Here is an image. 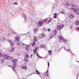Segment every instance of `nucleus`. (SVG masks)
Instances as JSON below:
<instances>
[{
	"mask_svg": "<svg viewBox=\"0 0 79 79\" xmlns=\"http://www.w3.org/2000/svg\"><path fill=\"white\" fill-rule=\"evenodd\" d=\"M23 61H25V62H28V59L26 58H25L23 59Z\"/></svg>",
	"mask_w": 79,
	"mask_h": 79,
	"instance_id": "19",
	"label": "nucleus"
},
{
	"mask_svg": "<svg viewBox=\"0 0 79 79\" xmlns=\"http://www.w3.org/2000/svg\"><path fill=\"white\" fill-rule=\"evenodd\" d=\"M48 53L49 55H52V52L51 50H50L48 51Z\"/></svg>",
	"mask_w": 79,
	"mask_h": 79,
	"instance_id": "23",
	"label": "nucleus"
},
{
	"mask_svg": "<svg viewBox=\"0 0 79 79\" xmlns=\"http://www.w3.org/2000/svg\"><path fill=\"white\" fill-rule=\"evenodd\" d=\"M41 47H45V46L44 45H41Z\"/></svg>",
	"mask_w": 79,
	"mask_h": 79,
	"instance_id": "35",
	"label": "nucleus"
},
{
	"mask_svg": "<svg viewBox=\"0 0 79 79\" xmlns=\"http://www.w3.org/2000/svg\"><path fill=\"white\" fill-rule=\"evenodd\" d=\"M77 78H78V77H77Z\"/></svg>",
	"mask_w": 79,
	"mask_h": 79,
	"instance_id": "55",
	"label": "nucleus"
},
{
	"mask_svg": "<svg viewBox=\"0 0 79 79\" xmlns=\"http://www.w3.org/2000/svg\"><path fill=\"white\" fill-rule=\"evenodd\" d=\"M8 35H10V34H8Z\"/></svg>",
	"mask_w": 79,
	"mask_h": 79,
	"instance_id": "47",
	"label": "nucleus"
},
{
	"mask_svg": "<svg viewBox=\"0 0 79 79\" xmlns=\"http://www.w3.org/2000/svg\"><path fill=\"white\" fill-rule=\"evenodd\" d=\"M41 37H45V34L44 33H42L41 34Z\"/></svg>",
	"mask_w": 79,
	"mask_h": 79,
	"instance_id": "15",
	"label": "nucleus"
},
{
	"mask_svg": "<svg viewBox=\"0 0 79 79\" xmlns=\"http://www.w3.org/2000/svg\"><path fill=\"white\" fill-rule=\"evenodd\" d=\"M31 57H32V54L31 55Z\"/></svg>",
	"mask_w": 79,
	"mask_h": 79,
	"instance_id": "46",
	"label": "nucleus"
},
{
	"mask_svg": "<svg viewBox=\"0 0 79 79\" xmlns=\"http://www.w3.org/2000/svg\"><path fill=\"white\" fill-rule=\"evenodd\" d=\"M57 29L58 30H60V25L58 26Z\"/></svg>",
	"mask_w": 79,
	"mask_h": 79,
	"instance_id": "33",
	"label": "nucleus"
},
{
	"mask_svg": "<svg viewBox=\"0 0 79 79\" xmlns=\"http://www.w3.org/2000/svg\"><path fill=\"white\" fill-rule=\"evenodd\" d=\"M54 15H55V16H57L58 15V14H57L56 13H55L54 14Z\"/></svg>",
	"mask_w": 79,
	"mask_h": 79,
	"instance_id": "39",
	"label": "nucleus"
},
{
	"mask_svg": "<svg viewBox=\"0 0 79 79\" xmlns=\"http://www.w3.org/2000/svg\"><path fill=\"white\" fill-rule=\"evenodd\" d=\"M79 24V21H77L75 22V24L76 26H78Z\"/></svg>",
	"mask_w": 79,
	"mask_h": 79,
	"instance_id": "10",
	"label": "nucleus"
},
{
	"mask_svg": "<svg viewBox=\"0 0 79 79\" xmlns=\"http://www.w3.org/2000/svg\"><path fill=\"white\" fill-rule=\"evenodd\" d=\"M77 30H78V31H79V27H77Z\"/></svg>",
	"mask_w": 79,
	"mask_h": 79,
	"instance_id": "44",
	"label": "nucleus"
},
{
	"mask_svg": "<svg viewBox=\"0 0 79 79\" xmlns=\"http://www.w3.org/2000/svg\"><path fill=\"white\" fill-rule=\"evenodd\" d=\"M71 10H72L74 13H77V15H79V9L77 8L76 9H74L73 8H71Z\"/></svg>",
	"mask_w": 79,
	"mask_h": 79,
	"instance_id": "1",
	"label": "nucleus"
},
{
	"mask_svg": "<svg viewBox=\"0 0 79 79\" xmlns=\"http://www.w3.org/2000/svg\"><path fill=\"white\" fill-rule=\"evenodd\" d=\"M22 69H25V70L27 69V68L26 66H23V67H22Z\"/></svg>",
	"mask_w": 79,
	"mask_h": 79,
	"instance_id": "24",
	"label": "nucleus"
},
{
	"mask_svg": "<svg viewBox=\"0 0 79 79\" xmlns=\"http://www.w3.org/2000/svg\"><path fill=\"white\" fill-rule=\"evenodd\" d=\"M15 40H16V41H19V37L18 36L16 37L15 38Z\"/></svg>",
	"mask_w": 79,
	"mask_h": 79,
	"instance_id": "9",
	"label": "nucleus"
},
{
	"mask_svg": "<svg viewBox=\"0 0 79 79\" xmlns=\"http://www.w3.org/2000/svg\"><path fill=\"white\" fill-rule=\"evenodd\" d=\"M77 62H78V63H79V61H77Z\"/></svg>",
	"mask_w": 79,
	"mask_h": 79,
	"instance_id": "50",
	"label": "nucleus"
},
{
	"mask_svg": "<svg viewBox=\"0 0 79 79\" xmlns=\"http://www.w3.org/2000/svg\"><path fill=\"white\" fill-rule=\"evenodd\" d=\"M64 48V50H66V51H67V52H68V53H70V52H71V50H69V49H66V48Z\"/></svg>",
	"mask_w": 79,
	"mask_h": 79,
	"instance_id": "16",
	"label": "nucleus"
},
{
	"mask_svg": "<svg viewBox=\"0 0 79 79\" xmlns=\"http://www.w3.org/2000/svg\"><path fill=\"white\" fill-rule=\"evenodd\" d=\"M12 69L13 70V71H14V72H15V68H14L13 67H12Z\"/></svg>",
	"mask_w": 79,
	"mask_h": 79,
	"instance_id": "36",
	"label": "nucleus"
},
{
	"mask_svg": "<svg viewBox=\"0 0 79 79\" xmlns=\"http://www.w3.org/2000/svg\"><path fill=\"white\" fill-rule=\"evenodd\" d=\"M59 38H60V36L59 37Z\"/></svg>",
	"mask_w": 79,
	"mask_h": 79,
	"instance_id": "53",
	"label": "nucleus"
},
{
	"mask_svg": "<svg viewBox=\"0 0 79 79\" xmlns=\"http://www.w3.org/2000/svg\"><path fill=\"white\" fill-rule=\"evenodd\" d=\"M62 40V41H63L65 43H66V40L65 39H64V40Z\"/></svg>",
	"mask_w": 79,
	"mask_h": 79,
	"instance_id": "29",
	"label": "nucleus"
},
{
	"mask_svg": "<svg viewBox=\"0 0 79 79\" xmlns=\"http://www.w3.org/2000/svg\"><path fill=\"white\" fill-rule=\"evenodd\" d=\"M50 65V63H49V62L48 63V67H49V66Z\"/></svg>",
	"mask_w": 79,
	"mask_h": 79,
	"instance_id": "42",
	"label": "nucleus"
},
{
	"mask_svg": "<svg viewBox=\"0 0 79 79\" xmlns=\"http://www.w3.org/2000/svg\"><path fill=\"white\" fill-rule=\"evenodd\" d=\"M23 15H25V14H23Z\"/></svg>",
	"mask_w": 79,
	"mask_h": 79,
	"instance_id": "51",
	"label": "nucleus"
},
{
	"mask_svg": "<svg viewBox=\"0 0 79 79\" xmlns=\"http://www.w3.org/2000/svg\"><path fill=\"white\" fill-rule=\"evenodd\" d=\"M10 66V67H12V66Z\"/></svg>",
	"mask_w": 79,
	"mask_h": 79,
	"instance_id": "52",
	"label": "nucleus"
},
{
	"mask_svg": "<svg viewBox=\"0 0 79 79\" xmlns=\"http://www.w3.org/2000/svg\"><path fill=\"white\" fill-rule=\"evenodd\" d=\"M15 5H17L18 4V2H15L14 3Z\"/></svg>",
	"mask_w": 79,
	"mask_h": 79,
	"instance_id": "40",
	"label": "nucleus"
},
{
	"mask_svg": "<svg viewBox=\"0 0 79 79\" xmlns=\"http://www.w3.org/2000/svg\"><path fill=\"white\" fill-rule=\"evenodd\" d=\"M43 23H44L43 21H41L39 22L38 24H39L40 27H41V26L43 25Z\"/></svg>",
	"mask_w": 79,
	"mask_h": 79,
	"instance_id": "5",
	"label": "nucleus"
},
{
	"mask_svg": "<svg viewBox=\"0 0 79 79\" xmlns=\"http://www.w3.org/2000/svg\"><path fill=\"white\" fill-rule=\"evenodd\" d=\"M69 17L71 19H73V18H74V15L73 14H71L70 15Z\"/></svg>",
	"mask_w": 79,
	"mask_h": 79,
	"instance_id": "6",
	"label": "nucleus"
},
{
	"mask_svg": "<svg viewBox=\"0 0 79 79\" xmlns=\"http://www.w3.org/2000/svg\"><path fill=\"white\" fill-rule=\"evenodd\" d=\"M57 31L56 30H54V32H53L52 34V37H55L56 35L57 34Z\"/></svg>",
	"mask_w": 79,
	"mask_h": 79,
	"instance_id": "4",
	"label": "nucleus"
},
{
	"mask_svg": "<svg viewBox=\"0 0 79 79\" xmlns=\"http://www.w3.org/2000/svg\"><path fill=\"white\" fill-rule=\"evenodd\" d=\"M13 66L15 68H16V64H14L13 65Z\"/></svg>",
	"mask_w": 79,
	"mask_h": 79,
	"instance_id": "30",
	"label": "nucleus"
},
{
	"mask_svg": "<svg viewBox=\"0 0 79 79\" xmlns=\"http://www.w3.org/2000/svg\"><path fill=\"white\" fill-rule=\"evenodd\" d=\"M13 62L14 64H16V62L15 60H13Z\"/></svg>",
	"mask_w": 79,
	"mask_h": 79,
	"instance_id": "26",
	"label": "nucleus"
},
{
	"mask_svg": "<svg viewBox=\"0 0 79 79\" xmlns=\"http://www.w3.org/2000/svg\"><path fill=\"white\" fill-rule=\"evenodd\" d=\"M46 19L44 20V21H47V19Z\"/></svg>",
	"mask_w": 79,
	"mask_h": 79,
	"instance_id": "45",
	"label": "nucleus"
},
{
	"mask_svg": "<svg viewBox=\"0 0 79 79\" xmlns=\"http://www.w3.org/2000/svg\"><path fill=\"white\" fill-rule=\"evenodd\" d=\"M2 57L3 59H5V60H8L9 58V56L8 55L5 54L2 55Z\"/></svg>",
	"mask_w": 79,
	"mask_h": 79,
	"instance_id": "2",
	"label": "nucleus"
},
{
	"mask_svg": "<svg viewBox=\"0 0 79 79\" xmlns=\"http://www.w3.org/2000/svg\"><path fill=\"white\" fill-rule=\"evenodd\" d=\"M34 41H35V42H37V37L36 36H35L34 37Z\"/></svg>",
	"mask_w": 79,
	"mask_h": 79,
	"instance_id": "17",
	"label": "nucleus"
},
{
	"mask_svg": "<svg viewBox=\"0 0 79 79\" xmlns=\"http://www.w3.org/2000/svg\"><path fill=\"white\" fill-rule=\"evenodd\" d=\"M36 55L39 58H43L42 57L40 56L39 55V54H38V53H36Z\"/></svg>",
	"mask_w": 79,
	"mask_h": 79,
	"instance_id": "14",
	"label": "nucleus"
},
{
	"mask_svg": "<svg viewBox=\"0 0 79 79\" xmlns=\"http://www.w3.org/2000/svg\"><path fill=\"white\" fill-rule=\"evenodd\" d=\"M65 5L66 6H67V7H69V4L68 2H66Z\"/></svg>",
	"mask_w": 79,
	"mask_h": 79,
	"instance_id": "12",
	"label": "nucleus"
},
{
	"mask_svg": "<svg viewBox=\"0 0 79 79\" xmlns=\"http://www.w3.org/2000/svg\"><path fill=\"white\" fill-rule=\"evenodd\" d=\"M60 40H64V38L63 37V36L61 35L60 36Z\"/></svg>",
	"mask_w": 79,
	"mask_h": 79,
	"instance_id": "8",
	"label": "nucleus"
},
{
	"mask_svg": "<svg viewBox=\"0 0 79 79\" xmlns=\"http://www.w3.org/2000/svg\"><path fill=\"white\" fill-rule=\"evenodd\" d=\"M40 39H41V38H40Z\"/></svg>",
	"mask_w": 79,
	"mask_h": 79,
	"instance_id": "56",
	"label": "nucleus"
},
{
	"mask_svg": "<svg viewBox=\"0 0 79 79\" xmlns=\"http://www.w3.org/2000/svg\"><path fill=\"white\" fill-rule=\"evenodd\" d=\"M10 50H11V51L12 52H13V51L15 50V48H12Z\"/></svg>",
	"mask_w": 79,
	"mask_h": 79,
	"instance_id": "25",
	"label": "nucleus"
},
{
	"mask_svg": "<svg viewBox=\"0 0 79 79\" xmlns=\"http://www.w3.org/2000/svg\"><path fill=\"white\" fill-rule=\"evenodd\" d=\"M37 48H36V49H35L34 50V54H35L36 53V52H37Z\"/></svg>",
	"mask_w": 79,
	"mask_h": 79,
	"instance_id": "13",
	"label": "nucleus"
},
{
	"mask_svg": "<svg viewBox=\"0 0 79 79\" xmlns=\"http://www.w3.org/2000/svg\"><path fill=\"white\" fill-rule=\"evenodd\" d=\"M48 32H50V29L48 28Z\"/></svg>",
	"mask_w": 79,
	"mask_h": 79,
	"instance_id": "38",
	"label": "nucleus"
},
{
	"mask_svg": "<svg viewBox=\"0 0 79 79\" xmlns=\"http://www.w3.org/2000/svg\"><path fill=\"white\" fill-rule=\"evenodd\" d=\"M26 55V58H29V55H27V54H25Z\"/></svg>",
	"mask_w": 79,
	"mask_h": 79,
	"instance_id": "28",
	"label": "nucleus"
},
{
	"mask_svg": "<svg viewBox=\"0 0 79 79\" xmlns=\"http://www.w3.org/2000/svg\"><path fill=\"white\" fill-rule=\"evenodd\" d=\"M23 45H26V44H23Z\"/></svg>",
	"mask_w": 79,
	"mask_h": 79,
	"instance_id": "48",
	"label": "nucleus"
},
{
	"mask_svg": "<svg viewBox=\"0 0 79 79\" xmlns=\"http://www.w3.org/2000/svg\"><path fill=\"white\" fill-rule=\"evenodd\" d=\"M23 79H25V78H23Z\"/></svg>",
	"mask_w": 79,
	"mask_h": 79,
	"instance_id": "54",
	"label": "nucleus"
},
{
	"mask_svg": "<svg viewBox=\"0 0 79 79\" xmlns=\"http://www.w3.org/2000/svg\"><path fill=\"white\" fill-rule=\"evenodd\" d=\"M51 21H52V19H50L48 22V23H50V22Z\"/></svg>",
	"mask_w": 79,
	"mask_h": 79,
	"instance_id": "41",
	"label": "nucleus"
},
{
	"mask_svg": "<svg viewBox=\"0 0 79 79\" xmlns=\"http://www.w3.org/2000/svg\"><path fill=\"white\" fill-rule=\"evenodd\" d=\"M61 14H63V15H65V14H66V13H65V12H64V11H62L61 12Z\"/></svg>",
	"mask_w": 79,
	"mask_h": 79,
	"instance_id": "27",
	"label": "nucleus"
},
{
	"mask_svg": "<svg viewBox=\"0 0 79 79\" xmlns=\"http://www.w3.org/2000/svg\"><path fill=\"white\" fill-rule=\"evenodd\" d=\"M10 44L11 45V47H12V46H13V45H14V42H13V41H12V42L10 43Z\"/></svg>",
	"mask_w": 79,
	"mask_h": 79,
	"instance_id": "22",
	"label": "nucleus"
},
{
	"mask_svg": "<svg viewBox=\"0 0 79 79\" xmlns=\"http://www.w3.org/2000/svg\"><path fill=\"white\" fill-rule=\"evenodd\" d=\"M2 54L1 53V52H0V58H2Z\"/></svg>",
	"mask_w": 79,
	"mask_h": 79,
	"instance_id": "31",
	"label": "nucleus"
},
{
	"mask_svg": "<svg viewBox=\"0 0 79 79\" xmlns=\"http://www.w3.org/2000/svg\"><path fill=\"white\" fill-rule=\"evenodd\" d=\"M46 76H48V70L46 72Z\"/></svg>",
	"mask_w": 79,
	"mask_h": 79,
	"instance_id": "20",
	"label": "nucleus"
},
{
	"mask_svg": "<svg viewBox=\"0 0 79 79\" xmlns=\"http://www.w3.org/2000/svg\"><path fill=\"white\" fill-rule=\"evenodd\" d=\"M26 50H28L29 49V46L27 45L26 47Z\"/></svg>",
	"mask_w": 79,
	"mask_h": 79,
	"instance_id": "11",
	"label": "nucleus"
},
{
	"mask_svg": "<svg viewBox=\"0 0 79 79\" xmlns=\"http://www.w3.org/2000/svg\"><path fill=\"white\" fill-rule=\"evenodd\" d=\"M35 71L37 74H38V75H40V72L37 70H36Z\"/></svg>",
	"mask_w": 79,
	"mask_h": 79,
	"instance_id": "18",
	"label": "nucleus"
},
{
	"mask_svg": "<svg viewBox=\"0 0 79 79\" xmlns=\"http://www.w3.org/2000/svg\"><path fill=\"white\" fill-rule=\"evenodd\" d=\"M15 61H18V60L17 59H15Z\"/></svg>",
	"mask_w": 79,
	"mask_h": 79,
	"instance_id": "43",
	"label": "nucleus"
},
{
	"mask_svg": "<svg viewBox=\"0 0 79 79\" xmlns=\"http://www.w3.org/2000/svg\"><path fill=\"white\" fill-rule=\"evenodd\" d=\"M53 18H57V16H53Z\"/></svg>",
	"mask_w": 79,
	"mask_h": 79,
	"instance_id": "37",
	"label": "nucleus"
},
{
	"mask_svg": "<svg viewBox=\"0 0 79 79\" xmlns=\"http://www.w3.org/2000/svg\"><path fill=\"white\" fill-rule=\"evenodd\" d=\"M37 28H35L34 29V33H35L36 32H37Z\"/></svg>",
	"mask_w": 79,
	"mask_h": 79,
	"instance_id": "21",
	"label": "nucleus"
},
{
	"mask_svg": "<svg viewBox=\"0 0 79 79\" xmlns=\"http://www.w3.org/2000/svg\"><path fill=\"white\" fill-rule=\"evenodd\" d=\"M72 53L73 54H72V56H73V52H72Z\"/></svg>",
	"mask_w": 79,
	"mask_h": 79,
	"instance_id": "49",
	"label": "nucleus"
},
{
	"mask_svg": "<svg viewBox=\"0 0 79 79\" xmlns=\"http://www.w3.org/2000/svg\"><path fill=\"white\" fill-rule=\"evenodd\" d=\"M52 37L51 38H52Z\"/></svg>",
	"mask_w": 79,
	"mask_h": 79,
	"instance_id": "57",
	"label": "nucleus"
},
{
	"mask_svg": "<svg viewBox=\"0 0 79 79\" xmlns=\"http://www.w3.org/2000/svg\"><path fill=\"white\" fill-rule=\"evenodd\" d=\"M61 26H60V30L61 29H63V27H64V24H61Z\"/></svg>",
	"mask_w": 79,
	"mask_h": 79,
	"instance_id": "7",
	"label": "nucleus"
},
{
	"mask_svg": "<svg viewBox=\"0 0 79 79\" xmlns=\"http://www.w3.org/2000/svg\"><path fill=\"white\" fill-rule=\"evenodd\" d=\"M70 6H71L70 7L71 8H76V6L75 5H74V4H73V3H71L70 4Z\"/></svg>",
	"mask_w": 79,
	"mask_h": 79,
	"instance_id": "3",
	"label": "nucleus"
},
{
	"mask_svg": "<svg viewBox=\"0 0 79 79\" xmlns=\"http://www.w3.org/2000/svg\"><path fill=\"white\" fill-rule=\"evenodd\" d=\"M32 46H34L35 45V42H33V44H32Z\"/></svg>",
	"mask_w": 79,
	"mask_h": 79,
	"instance_id": "32",
	"label": "nucleus"
},
{
	"mask_svg": "<svg viewBox=\"0 0 79 79\" xmlns=\"http://www.w3.org/2000/svg\"><path fill=\"white\" fill-rule=\"evenodd\" d=\"M8 42H9L10 43V44L12 42L10 40H8Z\"/></svg>",
	"mask_w": 79,
	"mask_h": 79,
	"instance_id": "34",
	"label": "nucleus"
}]
</instances>
